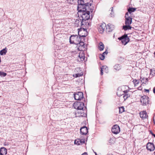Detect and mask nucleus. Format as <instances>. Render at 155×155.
<instances>
[{"label":"nucleus","instance_id":"1","mask_svg":"<svg viewBox=\"0 0 155 155\" xmlns=\"http://www.w3.org/2000/svg\"><path fill=\"white\" fill-rule=\"evenodd\" d=\"M80 5L79 7L78 8V14L80 15L81 20L84 21L85 23V21L87 20L90 18V12H92V9L90 8V11H87V10L89 8V6H85V7H81Z\"/></svg>","mask_w":155,"mask_h":155},{"label":"nucleus","instance_id":"2","mask_svg":"<svg viewBox=\"0 0 155 155\" xmlns=\"http://www.w3.org/2000/svg\"><path fill=\"white\" fill-rule=\"evenodd\" d=\"M74 108L77 110L76 112V115L78 116H83L84 115L83 108L84 107V103L82 102H77L74 104Z\"/></svg>","mask_w":155,"mask_h":155},{"label":"nucleus","instance_id":"3","mask_svg":"<svg viewBox=\"0 0 155 155\" xmlns=\"http://www.w3.org/2000/svg\"><path fill=\"white\" fill-rule=\"evenodd\" d=\"M128 13L125 14V25L123 26V29L125 31L131 29L132 28L130 25L132 23V16L128 15Z\"/></svg>","mask_w":155,"mask_h":155},{"label":"nucleus","instance_id":"4","mask_svg":"<svg viewBox=\"0 0 155 155\" xmlns=\"http://www.w3.org/2000/svg\"><path fill=\"white\" fill-rule=\"evenodd\" d=\"M80 41H81V38L77 35H71L70 38V42L71 43L78 45Z\"/></svg>","mask_w":155,"mask_h":155},{"label":"nucleus","instance_id":"5","mask_svg":"<svg viewBox=\"0 0 155 155\" xmlns=\"http://www.w3.org/2000/svg\"><path fill=\"white\" fill-rule=\"evenodd\" d=\"M89 0H78V7H79L80 5H81V7H85V6H91V4L87 2Z\"/></svg>","mask_w":155,"mask_h":155},{"label":"nucleus","instance_id":"6","mask_svg":"<svg viewBox=\"0 0 155 155\" xmlns=\"http://www.w3.org/2000/svg\"><path fill=\"white\" fill-rule=\"evenodd\" d=\"M118 39L121 40L122 44L126 45L130 41L129 38L127 35H124L121 37L118 38Z\"/></svg>","mask_w":155,"mask_h":155},{"label":"nucleus","instance_id":"7","mask_svg":"<svg viewBox=\"0 0 155 155\" xmlns=\"http://www.w3.org/2000/svg\"><path fill=\"white\" fill-rule=\"evenodd\" d=\"M149 97L145 95L142 96L140 98V102L143 105H146L148 104Z\"/></svg>","mask_w":155,"mask_h":155},{"label":"nucleus","instance_id":"8","mask_svg":"<svg viewBox=\"0 0 155 155\" xmlns=\"http://www.w3.org/2000/svg\"><path fill=\"white\" fill-rule=\"evenodd\" d=\"M77 45H78L77 47H78V48L79 51H83L87 49L86 47V46L83 42L80 41L79 43Z\"/></svg>","mask_w":155,"mask_h":155},{"label":"nucleus","instance_id":"9","mask_svg":"<svg viewBox=\"0 0 155 155\" xmlns=\"http://www.w3.org/2000/svg\"><path fill=\"white\" fill-rule=\"evenodd\" d=\"M74 97L75 99L76 100H81L83 97V93L81 92L75 93L74 94Z\"/></svg>","mask_w":155,"mask_h":155},{"label":"nucleus","instance_id":"10","mask_svg":"<svg viewBox=\"0 0 155 155\" xmlns=\"http://www.w3.org/2000/svg\"><path fill=\"white\" fill-rule=\"evenodd\" d=\"M111 131L113 133L115 134H117L120 131V128L118 125L117 124L114 125L112 127Z\"/></svg>","mask_w":155,"mask_h":155},{"label":"nucleus","instance_id":"11","mask_svg":"<svg viewBox=\"0 0 155 155\" xmlns=\"http://www.w3.org/2000/svg\"><path fill=\"white\" fill-rule=\"evenodd\" d=\"M106 27V25L105 23H101L98 25V29L99 32L100 33H103L105 30Z\"/></svg>","mask_w":155,"mask_h":155},{"label":"nucleus","instance_id":"12","mask_svg":"<svg viewBox=\"0 0 155 155\" xmlns=\"http://www.w3.org/2000/svg\"><path fill=\"white\" fill-rule=\"evenodd\" d=\"M85 24L84 23V21H81V19L80 20H76L74 22V25L75 26L78 27L80 26L85 25Z\"/></svg>","mask_w":155,"mask_h":155},{"label":"nucleus","instance_id":"13","mask_svg":"<svg viewBox=\"0 0 155 155\" xmlns=\"http://www.w3.org/2000/svg\"><path fill=\"white\" fill-rule=\"evenodd\" d=\"M147 149L150 151H152L154 150L155 147L153 143H148L147 145Z\"/></svg>","mask_w":155,"mask_h":155},{"label":"nucleus","instance_id":"14","mask_svg":"<svg viewBox=\"0 0 155 155\" xmlns=\"http://www.w3.org/2000/svg\"><path fill=\"white\" fill-rule=\"evenodd\" d=\"M80 132L82 135H86L88 132V130L86 127H83L80 129Z\"/></svg>","mask_w":155,"mask_h":155},{"label":"nucleus","instance_id":"15","mask_svg":"<svg viewBox=\"0 0 155 155\" xmlns=\"http://www.w3.org/2000/svg\"><path fill=\"white\" fill-rule=\"evenodd\" d=\"M140 117L142 119L147 118L148 117L147 114L145 111H142L140 112Z\"/></svg>","mask_w":155,"mask_h":155},{"label":"nucleus","instance_id":"16","mask_svg":"<svg viewBox=\"0 0 155 155\" xmlns=\"http://www.w3.org/2000/svg\"><path fill=\"white\" fill-rule=\"evenodd\" d=\"M114 28V25L110 24H108L106 26V30L108 32H110Z\"/></svg>","mask_w":155,"mask_h":155},{"label":"nucleus","instance_id":"17","mask_svg":"<svg viewBox=\"0 0 155 155\" xmlns=\"http://www.w3.org/2000/svg\"><path fill=\"white\" fill-rule=\"evenodd\" d=\"M7 153V150L6 148L2 147L0 149V154L1 155H5Z\"/></svg>","mask_w":155,"mask_h":155},{"label":"nucleus","instance_id":"18","mask_svg":"<svg viewBox=\"0 0 155 155\" xmlns=\"http://www.w3.org/2000/svg\"><path fill=\"white\" fill-rule=\"evenodd\" d=\"M136 10V8H129L128 10V12L126 13H128V15H130V16H132V12H134Z\"/></svg>","mask_w":155,"mask_h":155},{"label":"nucleus","instance_id":"19","mask_svg":"<svg viewBox=\"0 0 155 155\" xmlns=\"http://www.w3.org/2000/svg\"><path fill=\"white\" fill-rule=\"evenodd\" d=\"M7 52V49L5 48L0 51V54L1 55H4L6 54Z\"/></svg>","mask_w":155,"mask_h":155},{"label":"nucleus","instance_id":"20","mask_svg":"<svg viewBox=\"0 0 155 155\" xmlns=\"http://www.w3.org/2000/svg\"><path fill=\"white\" fill-rule=\"evenodd\" d=\"M99 48L100 51L103 50L104 48V45L102 42H100L99 43Z\"/></svg>","mask_w":155,"mask_h":155},{"label":"nucleus","instance_id":"21","mask_svg":"<svg viewBox=\"0 0 155 155\" xmlns=\"http://www.w3.org/2000/svg\"><path fill=\"white\" fill-rule=\"evenodd\" d=\"M82 142L81 140L78 139L74 141V143L78 145H79ZM82 142L84 143V141H83Z\"/></svg>","mask_w":155,"mask_h":155},{"label":"nucleus","instance_id":"22","mask_svg":"<svg viewBox=\"0 0 155 155\" xmlns=\"http://www.w3.org/2000/svg\"><path fill=\"white\" fill-rule=\"evenodd\" d=\"M114 69L116 71H119L121 69V66L119 64H116L114 66Z\"/></svg>","mask_w":155,"mask_h":155},{"label":"nucleus","instance_id":"23","mask_svg":"<svg viewBox=\"0 0 155 155\" xmlns=\"http://www.w3.org/2000/svg\"><path fill=\"white\" fill-rule=\"evenodd\" d=\"M79 57L81 59V61H84L85 59V56L83 54H80L79 55Z\"/></svg>","mask_w":155,"mask_h":155},{"label":"nucleus","instance_id":"24","mask_svg":"<svg viewBox=\"0 0 155 155\" xmlns=\"http://www.w3.org/2000/svg\"><path fill=\"white\" fill-rule=\"evenodd\" d=\"M106 68H107V67L105 66H102V67H101V75H102L103 74V70L104 69L105 70L106 69Z\"/></svg>","mask_w":155,"mask_h":155},{"label":"nucleus","instance_id":"25","mask_svg":"<svg viewBox=\"0 0 155 155\" xmlns=\"http://www.w3.org/2000/svg\"><path fill=\"white\" fill-rule=\"evenodd\" d=\"M78 34L79 35H80V36L81 37H83L84 36V35H81L80 34V32L82 30H83L84 31V28H80L78 29Z\"/></svg>","mask_w":155,"mask_h":155},{"label":"nucleus","instance_id":"26","mask_svg":"<svg viewBox=\"0 0 155 155\" xmlns=\"http://www.w3.org/2000/svg\"><path fill=\"white\" fill-rule=\"evenodd\" d=\"M7 75V74L4 72L0 71V76L1 77H5Z\"/></svg>","mask_w":155,"mask_h":155},{"label":"nucleus","instance_id":"27","mask_svg":"<svg viewBox=\"0 0 155 155\" xmlns=\"http://www.w3.org/2000/svg\"><path fill=\"white\" fill-rule=\"evenodd\" d=\"M82 75L83 74L82 73V74L79 73L76 74H73V76L75 78H77L82 76Z\"/></svg>","mask_w":155,"mask_h":155},{"label":"nucleus","instance_id":"28","mask_svg":"<svg viewBox=\"0 0 155 155\" xmlns=\"http://www.w3.org/2000/svg\"><path fill=\"white\" fill-rule=\"evenodd\" d=\"M123 95H124L123 97L124 99V101L126 100L129 97H130L129 95L127 94H123Z\"/></svg>","mask_w":155,"mask_h":155},{"label":"nucleus","instance_id":"29","mask_svg":"<svg viewBox=\"0 0 155 155\" xmlns=\"http://www.w3.org/2000/svg\"><path fill=\"white\" fill-rule=\"evenodd\" d=\"M124 111V107H121L119 108V113H121Z\"/></svg>","mask_w":155,"mask_h":155},{"label":"nucleus","instance_id":"30","mask_svg":"<svg viewBox=\"0 0 155 155\" xmlns=\"http://www.w3.org/2000/svg\"><path fill=\"white\" fill-rule=\"evenodd\" d=\"M133 82L134 84L135 85L136 84H139V81L138 80H137L136 79L134 80L133 81Z\"/></svg>","mask_w":155,"mask_h":155},{"label":"nucleus","instance_id":"31","mask_svg":"<svg viewBox=\"0 0 155 155\" xmlns=\"http://www.w3.org/2000/svg\"><path fill=\"white\" fill-rule=\"evenodd\" d=\"M150 74L152 75L153 76L155 75V70H151L150 71Z\"/></svg>","mask_w":155,"mask_h":155},{"label":"nucleus","instance_id":"32","mask_svg":"<svg viewBox=\"0 0 155 155\" xmlns=\"http://www.w3.org/2000/svg\"><path fill=\"white\" fill-rule=\"evenodd\" d=\"M100 58L101 60H103L104 59V56L101 54L100 55Z\"/></svg>","mask_w":155,"mask_h":155},{"label":"nucleus","instance_id":"33","mask_svg":"<svg viewBox=\"0 0 155 155\" xmlns=\"http://www.w3.org/2000/svg\"><path fill=\"white\" fill-rule=\"evenodd\" d=\"M107 53L108 52H107V51L106 50L104 52L101 54L103 55L104 56L105 54H107Z\"/></svg>","mask_w":155,"mask_h":155},{"label":"nucleus","instance_id":"34","mask_svg":"<svg viewBox=\"0 0 155 155\" xmlns=\"http://www.w3.org/2000/svg\"><path fill=\"white\" fill-rule=\"evenodd\" d=\"M123 92L124 93V94H127V93L128 92V91L127 90H125L123 91Z\"/></svg>","mask_w":155,"mask_h":155},{"label":"nucleus","instance_id":"35","mask_svg":"<svg viewBox=\"0 0 155 155\" xmlns=\"http://www.w3.org/2000/svg\"><path fill=\"white\" fill-rule=\"evenodd\" d=\"M153 92L155 94V87H154L153 88Z\"/></svg>","mask_w":155,"mask_h":155},{"label":"nucleus","instance_id":"36","mask_svg":"<svg viewBox=\"0 0 155 155\" xmlns=\"http://www.w3.org/2000/svg\"><path fill=\"white\" fill-rule=\"evenodd\" d=\"M81 155H87V153L85 152L83 153Z\"/></svg>","mask_w":155,"mask_h":155},{"label":"nucleus","instance_id":"37","mask_svg":"<svg viewBox=\"0 0 155 155\" xmlns=\"http://www.w3.org/2000/svg\"><path fill=\"white\" fill-rule=\"evenodd\" d=\"M150 134H151L152 136H153V134H154L153 133V132H152V131H150Z\"/></svg>","mask_w":155,"mask_h":155},{"label":"nucleus","instance_id":"38","mask_svg":"<svg viewBox=\"0 0 155 155\" xmlns=\"http://www.w3.org/2000/svg\"><path fill=\"white\" fill-rule=\"evenodd\" d=\"M146 91L147 92H149V90H146Z\"/></svg>","mask_w":155,"mask_h":155},{"label":"nucleus","instance_id":"39","mask_svg":"<svg viewBox=\"0 0 155 155\" xmlns=\"http://www.w3.org/2000/svg\"><path fill=\"white\" fill-rule=\"evenodd\" d=\"M111 139H110V140H109V142L110 143V142H111Z\"/></svg>","mask_w":155,"mask_h":155},{"label":"nucleus","instance_id":"40","mask_svg":"<svg viewBox=\"0 0 155 155\" xmlns=\"http://www.w3.org/2000/svg\"><path fill=\"white\" fill-rule=\"evenodd\" d=\"M153 136L154 137H155V134H153Z\"/></svg>","mask_w":155,"mask_h":155},{"label":"nucleus","instance_id":"41","mask_svg":"<svg viewBox=\"0 0 155 155\" xmlns=\"http://www.w3.org/2000/svg\"><path fill=\"white\" fill-rule=\"evenodd\" d=\"M94 153L95 154V155H97V153L96 152H94Z\"/></svg>","mask_w":155,"mask_h":155},{"label":"nucleus","instance_id":"42","mask_svg":"<svg viewBox=\"0 0 155 155\" xmlns=\"http://www.w3.org/2000/svg\"><path fill=\"white\" fill-rule=\"evenodd\" d=\"M153 122L154 123V124H155V121H154V120H153Z\"/></svg>","mask_w":155,"mask_h":155},{"label":"nucleus","instance_id":"43","mask_svg":"<svg viewBox=\"0 0 155 155\" xmlns=\"http://www.w3.org/2000/svg\"><path fill=\"white\" fill-rule=\"evenodd\" d=\"M118 93H117V95H118V96H120V95H118Z\"/></svg>","mask_w":155,"mask_h":155},{"label":"nucleus","instance_id":"44","mask_svg":"<svg viewBox=\"0 0 155 155\" xmlns=\"http://www.w3.org/2000/svg\"><path fill=\"white\" fill-rule=\"evenodd\" d=\"M154 55H155V52L154 53Z\"/></svg>","mask_w":155,"mask_h":155},{"label":"nucleus","instance_id":"45","mask_svg":"<svg viewBox=\"0 0 155 155\" xmlns=\"http://www.w3.org/2000/svg\"><path fill=\"white\" fill-rule=\"evenodd\" d=\"M154 155H155V151L154 152Z\"/></svg>","mask_w":155,"mask_h":155}]
</instances>
